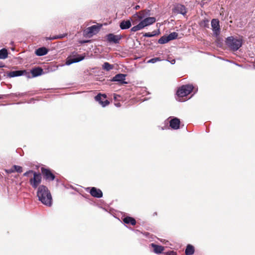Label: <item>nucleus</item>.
I'll list each match as a JSON object with an SVG mask.
<instances>
[{
  "label": "nucleus",
  "instance_id": "obj_39",
  "mask_svg": "<svg viewBox=\"0 0 255 255\" xmlns=\"http://www.w3.org/2000/svg\"><path fill=\"white\" fill-rule=\"evenodd\" d=\"M157 213L156 212H155L153 213V216H157Z\"/></svg>",
  "mask_w": 255,
  "mask_h": 255
},
{
  "label": "nucleus",
  "instance_id": "obj_20",
  "mask_svg": "<svg viewBox=\"0 0 255 255\" xmlns=\"http://www.w3.org/2000/svg\"><path fill=\"white\" fill-rule=\"evenodd\" d=\"M195 252L194 247L191 245H188L185 249V254L186 255H192Z\"/></svg>",
  "mask_w": 255,
  "mask_h": 255
},
{
  "label": "nucleus",
  "instance_id": "obj_23",
  "mask_svg": "<svg viewBox=\"0 0 255 255\" xmlns=\"http://www.w3.org/2000/svg\"><path fill=\"white\" fill-rule=\"evenodd\" d=\"M8 57V52L6 49L2 48L0 50V59H5Z\"/></svg>",
  "mask_w": 255,
  "mask_h": 255
},
{
  "label": "nucleus",
  "instance_id": "obj_8",
  "mask_svg": "<svg viewBox=\"0 0 255 255\" xmlns=\"http://www.w3.org/2000/svg\"><path fill=\"white\" fill-rule=\"evenodd\" d=\"M107 96L105 94H98L95 97V100L99 102V103L103 106L105 107L110 104L108 100H106Z\"/></svg>",
  "mask_w": 255,
  "mask_h": 255
},
{
  "label": "nucleus",
  "instance_id": "obj_27",
  "mask_svg": "<svg viewBox=\"0 0 255 255\" xmlns=\"http://www.w3.org/2000/svg\"><path fill=\"white\" fill-rule=\"evenodd\" d=\"M158 33L156 31H153L152 33L147 32L144 33L143 36L147 37H151L155 35H158Z\"/></svg>",
  "mask_w": 255,
  "mask_h": 255
},
{
  "label": "nucleus",
  "instance_id": "obj_3",
  "mask_svg": "<svg viewBox=\"0 0 255 255\" xmlns=\"http://www.w3.org/2000/svg\"><path fill=\"white\" fill-rule=\"evenodd\" d=\"M227 45L233 51L238 50L243 44V40L241 38H235L233 36L227 38L226 40Z\"/></svg>",
  "mask_w": 255,
  "mask_h": 255
},
{
  "label": "nucleus",
  "instance_id": "obj_38",
  "mask_svg": "<svg viewBox=\"0 0 255 255\" xmlns=\"http://www.w3.org/2000/svg\"><path fill=\"white\" fill-rule=\"evenodd\" d=\"M117 97H120V96H119V95H115L114 96V98H115V99H117Z\"/></svg>",
  "mask_w": 255,
  "mask_h": 255
},
{
  "label": "nucleus",
  "instance_id": "obj_15",
  "mask_svg": "<svg viewBox=\"0 0 255 255\" xmlns=\"http://www.w3.org/2000/svg\"><path fill=\"white\" fill-rule=\"evenodd\" d=\"M131 24L129 20H123L120 24V27L122 29H127L130 27Z\"/></svg>",
  "mask_w": 255,
  "mask_h": 255
},
{
  "label": "nucleus",
  "instance_id": "obj_24",
  "mask_svg": "<svg viewBox=\"0 0 255 255\" xmlns=\"http://www.w3.org/2000/svg\"><path fill=\"white\" fill-rule=\"evenodd\" d=\"M102 68L103 69L109 71L113 69L114 66L113 65L110 64L109 63L106 62L103 64Z\"/></svg>",
  "mask_w": 255,
  "mask_h": 255
},
{
  "label": "nucleus",
  "instance_id": "obj_4",
  "mask_svg": "<svg viewBox=\"0 0 255 255\" xmlns=\"http://www.w3.org/2000/svg\"><path fill=\"white\" fill-rule=\"evenodd\" d=\"M156 19L154 17H148L145 18L143 20L141 21L137 25L132 27L130 30L133 32H135L140 29H143L145 27L151 25L154 23Z\"/></svg>",
  "mask_w": 255,
  "mask_h": 255
},
{
  "label": "nucleus",
  "instance_id": "obj_5",
  "mask_svg": "<svg viewBox=\"0 0 255 255\" xmlns=\"http://www.w3.org/2000/svg\"><path fill=\"white\" fill-rule=\"evenodd\" d=\"M193 88V85L190 84L183 85L178 89L176 94L179 98L186 97L191 93Z\"/></svg>",
  "mask_w": 255,
  "mask_h": 255
},
{
  "label": "nucleus",
  "instance_id": "obj_33",
  "mask_svg": "<svg viewBox=\"0 0 255 255\" xmlns=\"http://www.w3.org/2000/svg\"><path fill=\"white\" fill-rule=\"evenodd\" d=\"M166 254L167 255H177L176 252H175L173 251L167 252L166 253Z\"/></svg>",
  "mask_w": 255,
  "mask_h": 255
},
{
  "label": "nucleus",
  "instance_id": "obj_7",
  "mask_svg": "<svg viewBox=\"0 0 255 255\" xmlns=\"http://www.w3.org/2000/svg\"><path fill=\"white\" fill-rule=\"evenodd\" d=\"M99 29L100 28L98 26L94 25L85 29L84 32L87 36L91 37L93 35L97 34L99 32Z\"/></svg>",
  "mask_w": 255,
  "mask_h": 255
},
{
  "label": "nucleus",
  "instance_id": "obj_25",
  "mask_svg": "<svg viewBox=\"0 0 255 255\" xmlns=\"http://www.w3.org/2000/svg\"><path fill=\"white\" fill-rule=\"evenodd\" d=\"M169 41V39L168 38V36H162L159 40L158 43L160 44H164Z\"/></svg>",
  "mask_w": 255,
  "mask_h": 255
},
{
  "label": "nucleus",
  "instance_id": "obj_36",
  "mask_svg": "<svg viewBox=\"0 0 255 255\" xmlns=\"http://www.w3.org/2000/svg\"><path fill=\"white\" fill-rule=\"evenodd\" d=\"M62 36H57V37H49V39H57V38H62Z\"/></svg>",
  "mask_w": 255,
  "mask_h": 255
},
{
  "label": "nucleus",
  "instance_id": "obj_6",
  "mask_svg": "<svg viewBox=\"0 0 255 255\" xmlns=\"http://www.w3.org/2000/svg\"><path fill=\"white\" fill-rule=\"evenodd\" d=\"M106 38L108 42L118 44L122 38V36L121 35H115L113 33H109L107 35Z\"/></svg>",
  "mask_w": 255,
  "mask_h": 255
},
{
  "label": "nucleus",
  "instance_id": "obj_41",
  "mask_svg": "<svg viewBox=\"0 0 255 255\" xmlns=\"http://www.w3.org/2000/svg\"><path fill=\"white\" fill-rule=\"evenodd\" d=\"M3 99V96L0 95V99Z\"/></svg>",
  "mask_w": 255,
  "mask_h": 255
},
{
  "label": "nucleus",
  "instance_id": "obj_17",
  "mask_svg": "<svg viewBox=\"0 0 255 255\" xmlns=\"http://www.w3.org/2000/svg\"><path fill=\"white\" fill-rule=\"evenodd\" d=\"M123 222L127 224H130L132 226H134L136 224V221L135 220L131 217H126L123 219Z\"/></svg>",
  "mask_w": 255,
  "mask_h": 255
},
{
  "label": "nucleus",
  "instance_id": "obj_10",
  "mask_svg": "<svg viewBox=\"0 0 255 255\" xmlns=\"http://www.w3.org/2000/svg\"><path fill=\"white\" fill-rule=\"evenodd\" d=\"M126 75L124 74H118L113 78V81L119 82L120 85L126 84L128 83L125 81Z\"/></svg>",
  "mask_w": 255,
  "mask_h": 255
},
{
  "label": "nucleus",
  "instance_id": "obj_28",
  "mask_svg": "<svg viewBox=\"0 0 255 255\" xmlns=\"http://www.w3.org/2000/svg\"><path fill=\"white\" fill-rule=\"evenodd\" d=\"M14 170L15 172H17L18 173H20L22 172V167L18 165H14Z\"/></svg>",
  "mask_w": 255,
  "mask_h": 255
},
{
  "label": "nucleus",
  "instance_id": "obj_29",
  "mask_svg": "<svg viewBox=\"0 0 255 255\" xmlns=\"http://www.w3.org/2000/svg\"><path fill=\"white\" fill-rule=\"evenodd\" d=\"M161 61V59H160V58L155 57V58H152V59L149 60L147 61V63H154L157 61Z\"/></svg>",
  "mask_w": 255,
  "mask_h": 255
},
{
  "label": "nucleus",
  "instance_id": "obj_1",
  "mask_svg": "<svg viewBox=\"0 0 255 255\" xmlns=\"http://www.w3.org/2000/svg\"><path fill=\"white\" fill-rule=\"evenodd\" d=\"M23 175L29 178V184L33 188H38L42 180V176L40 173L36 172L32 170H29L25 172Z\"/></svg>",
  "mask_w": 255,
  "mask_h": 255
},
{
  "label": "nucleus",
  "instance_id": "obj_40",
  "mask_svg": "<svg viewBox=\"0 0 255 255\" xmlns=\"http://www.w3.org/2000/svg\"><path fill=\"white\" fill-rule=\"evenodd\" d=\"M116 105L117 106L120 107V103H118V104H116Z\"/></svg>",
  "mask_w": 255,
  "mask_h": 255
},
{
  "label": "nucleus",
  "instance_id": "obj_31",
  "mask_svg": "<svg viewBox=\"0 0 255 255\" xmlns=\"http://www.w3.org/2000/svg\"><path fill=\"white\" fill-rule=\"evenodd\" d=\"M55 178V175L49 170V180H53Z\"/></svg>",
  "mask_w": 255,
  "mask_h": 255
},
{
  "label": "nucleus",
  "instance_id": "obj_42",
  "mask_svg": "<svg viewBox=\"0 0 255 255\" xmlns=\"http://www.w3.org/2000/svg\"><path fill=\"white\" fill-rule=\"evenodd\" d=\"M3 66H3V65H2V64H0V67H3Z\"/></svg>",
  "mask_w": 255,
  "mask_h": 255
},
{
  "label": "nucleus",
  "instance_id": "obj_19",
  "mask_svg": "<svg viewBox=\"0 0 255 255\" xmlns=\"http://www.w3.org/2000/svg\"><path fill=\"white\" fill-rule=\"evenodd\" d=\"M48 49L45 47H41L36 50L35 53L37 56H43L47 54Z\"/></svg>",
  "mask_w": 255,
  "mask_h": 255
},
{
  "label": "nucleus",
  "instance_id": "obj_34",
  "mask_svg": "<svg viewBox=\"0 0 255 255\" xmlns=\"http://www.w3.org/2000/svg\"><path fill=\"white\" fill-rule=\"evenodd\" d=\"M52 196L51 194L49 192V207L51 206L52 202Z\"/></svg>",
  "mask_w": 255,
  "mask_h": 255
},
{
  "label": "nucleus",
  "instance_id": "obj_18",
  "mask_svg": "<svg viewBox=\"0 0 255 255\" xmlns=\"http://www.w3.org/2000/svg\"><path fill=\"white\" fill-rule=\"evenodd\" d=\"M84 56H81V55H79L78 57H77L73 58L68 59L66 61V64L68 65H69L73 63L78 62H79V61L82 60L83 59H84Z\"/></svg>",
  "mask_w": 255,
  "mask_h": 255
},
{
  "label": "nucleus",
  "instance_id": "obj_11",
  "mask_svg": "<svg viewBox=\"0 0 255 255\" xmlns=\"http://www.w3.org/2000/svg\"><path fill=\"white\" fill-rule=\"evenodd\" d=\"M89 192L91 196L95 198H100L103 196V192L101 190L94 187L90 189Z\"/></svg>",
  "mask_w": 255,
  "mask_h": 255
},
{
  "label": "nucleus",
  "instance_id": "obj_32",
  "mask_svg": "<svg viewBox=\"0 0 255 255\" xmlns=\"http://www.w3.org/2000/svg\"><path fill=\"white\" fill-rule=\"evenodd\" d=\"M5 171L6 173H7L8 174L11 173L15 172L14 170V165L10 169H5Z\"/></svg>",
  "mask_w": 255,
  "mask_h": 255
},
{
  "label": "nucleus",
  "instance_id": "obj_21",
  "mask_svg": "<svg viewBox=\"0 0 255 255\" xmlns=\"http://www.w3.org/2000/svg\"><path fill=\"white\" fill-rule=\"evenodd\" d=\"M151 246L153 247L154 252L156 254L161 253L164 250V247L161 246H158L154 244H151Z\"/></svg>",
  "mask_w": 255,
  "mask_h": 255
},
{
  "label": "nucleus",
  "instance_id": "obj_2",
  "mask_svg": "<svg viewBox=\"0 0 255 255\" xmlns=\"http://www.w3.org/2000/svg\"><path fill=\"white\" fill-rule=\"evenodd\" d=\"M37 196L42 203L48 205V188L45 185H40L37 188Z\"/></svg>",
  "mask_w": 255,
  "mask_h": 255
},
{
  "label": "nucleus",
  "instance_id": "obj_37",
  "mask_svg": "<svg viewBox=\"0 0 255 255\" xmlns=\"http://www.w3.org/2000/svg\"><path fill=\"white\" fill-rule=\"evenodd\" d=\"M140 8V6L138 5H137L135 6L134 8L136 9V10H137L138 9H139Z\"/></svg>",
  "mask_w": 255,
  "mask_h": 255
},
{
  "label": "nucleus",
  "instance_id": "obj_35",
  "mask_svg": "<svg viewBox=\"0 0 255 255\" xmlns=\"http://www.w3.org/2000/svg\"><path fill=\"white\" fill-rule=\"evenodd\" d=\"M203 22H204V26L205 27H208V25H209V20H204V21H203Z\"/></svg>",
  "mask_w": 255,
  "mask_h": 255
},
{
  "label": "nucleus",
  "instance_id": "obj_14",
  "mask_svg": "<svg viewBox=\"0 0 255 255\" xmlns=\"http://www.w3.org/2000/svg\"><path fill=\"white\" fill-rule=\"evenodd\" d=\"M150 10H143L137 12L134 15V16L137 17L140 20L144 18L147 16L150 15Z\"/></svg>",
  "mask_w": 255,
  "mask_h": 255
},
{
  "label": "nucleus",
  "instance_id": "obj_16",
  "mask_svg": "<svg viewBox=\"0 0 255 255\" xmlns=\"http://www.w3.org/2000/svg\"><path fill=\"white\" fill-rule=\"evenodd\" d=\"M42 73V69L39 67L33 68L31 70V73L32 74L33 77L41 75Z\"/></svg>",
  "mask_w": 255,
  "mask_h": 255
},
{
  "label": "nucleus",
  "instance_id": "obj_13",
  "mask_svg": "<svg viewBox=\"0 0 255 255\" xmlns=\"http://www.w3.org/2000/svg\"><path fill=\"white\" fill-rule=\"evenodd\" d=\"M26 74L27 72L25 70L13 71L7 73V76L9 78H12L14 77L20 76Z\"/></svg>",
  "mask_w": 255,
  "mask_h": 255
},
{
  "label": "nucleus",
  "instance_id": "obj_30",
  "mask_svg": "<svg viewBox=\"0 0 255 255\" xmlns=\"http://www.w3.org/2000/svg\"><path fill=\"white\" fill-rule=\"evenodd\" d=\"M41 172L44 176H45V178H48V169L44 168L43 167L41 168Z\"/></svg>",
  "mask_w": 255,
  "mask_h": 255
},
{
  "label": "nucleus",
  "instance_id": "obj_9",
  "mask_svg": "<svg viewBox=\"0 0 255 255\" xmlns=\"http://www.w3.org/2000/svg\"><path fill=\"white\" fill-rule=\"evenodd\" d=\"M211 26L214 34L216 36L220 33L219 20L218 19H213L211 21Z\"/></svg>",
  "mask_w": 255,
  "mask_h": 255
},
{
  "label": "nucleus",
  "instance_id": "obj_43",
  "mask_svg": "<svg viewBox=\"0 0 255 255\" xmlns=\"http://www.w3.org/2000/svg\"><path fill=\"white\" fill-rule=\"evenodd\" d=\"M178 101H181V99H179Z\"/></svg>",
  "mask_w": 255,
  "mask_h": 255
},
{
  "label": "nucleus",
  "instance_id": "obj_22",
  "mask_svg": "<svg viewBox=\"0 0 255 255\" xmlns=\"http://www.w3.org/2000/svg\"><path fill=\"white\" fill-rule=\"evenodd\" d=\"M176 10L182 14H185L187 12L186 9L183 5L178 4L176 7Z\"/></svg>",
  "mask_w": 255,
  "mask_h": 255
},
{
  "label": "nucleus",
  "instance_id": "obj_26",
  "mask_svg": "<svg viewBox=\"0 0 255 255\" xmlns=\"http://www.w3.org/2000/svg\"><path fill=\"white\" fill-rule=\"evenodd\" d=\"M178 34L177 32H173L170 33L168 35V38L169 41L176 39L178 37Z\"/></svg>",
  "mask_w": 255,
  "mask_h": 255
},
{
  "label": "nucleus",
  "instance_id": "obj_12",
  "mask_svg": "<svg viewBox=\"0 0 255 255\" xmlns=\"http://www.w3.org/2000/svg\"><path fill=\"white\" fill-rule=\"evenodd\" d=\"M180 121L177 118L172 119L169 122V126L173 129H177L180 127Z\"/></svg>",
  "mask_w": 255,
  "mask_h": 255
}]
</instances>
